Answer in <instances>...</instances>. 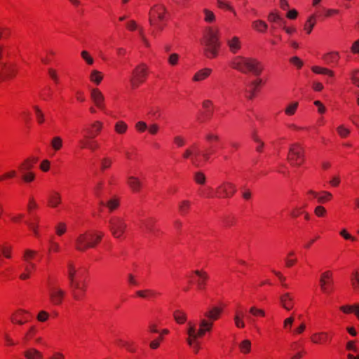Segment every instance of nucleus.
<instances>
[{
	"label": "nucleus",
	"mask_w": 359,
	"mask_h": 359,
	"mask_svg": "<svg viewBox=\"0 0 359 359\" xmlns=\"http://www.w3.org/2000/svg\"><path fill=\"white\" fill-rule=\"evenodd\" d=\"M191 207V203L189 201H183L179 204V210L182 215H185Z\"/></svg>",
	"instance_id": "c9c22d12"
},
{
	"label": "nucleus",
	"mask_w": 359,
	"mask_h": 359,
	"mask_svg": "<svg viewBox=\"0 0 359 359\" xmlns=\"http://www.w3.org/2000/svg\"><path fill=\"white\" fill-rule=\"evenodd\" d=\"M314 212L318 217H323L326 213V210L324 207L319 205L315 208Z\"/></svg>",
	"instance_id": "338daca9"
},
{
	"label": "nucleus",
	"mask_w": 359,
	"mask_h": 359,
	"mask_svg": "<svg viewBox=\"0 0 359 359\" xmlns=\"http://www.w3.org/2000/svg\"><path fill=\"white\" fill-rule=\"evenodd\" d=\"M287 160L292 166L299 167L304 161V150L299 143L290 145Z\"/></svg>",
	"instance_id": "7ed1b4c3"
},
{
	"label": "nucleus",
	"mask_w": 359,
	"mask_h": 359,
	"mask_svg": "<svg viewBox=\"0 0 359 359\" xmlns=\"http://www.w3.org/2000/svg\"><path fill=\"white\" fill-rule=\"evenodd\" d=\"M61 202V196L57 192L52 193L48 197V205L52 208H56Z\"/></svg>",
	"instance_id": "5701e85b"
},
{
	"label": "nucleus",
	"mask_w": 359,
	"mask_h": 359,
	"mask_svg": "<svg viewBox=\"0 0 359 359\" xmlns=\"http://www.w3.org/2000/svg\"><path fill=\"white\" fill-rule=\"evenodd\" d=\"M70 286L72 287V290L76 291V290H82L83 291H85V285H83L82 286L80 285V283L78 281H76L75 279H74L73 283L69 282Z\"/></svg>",
	"instance_id": "e2e57ef3"
},
{
	"label": "nucleus",
	"mask_w": 359,
	"mask_h": 359,
	"mask_svg": "<svg viewBox=\"0 0 359 359\" xmlns=\"http://www.w3.org/2000/svg\"><path fill=\"white\" fill-rule=\"evenodd\" d=\"M323 196H320L318 197V203H325L327 201H329L332 198V194L330 192L324 191Z\"/></svg>",
	"instance_id": "052dcab7"
},
{
	"label": "nucleus",
	"mask_w": 359,
	"mask_h": 359,
	"mask_svg": "<svg viewBox=\"0 0 359 359\" xmlns=\"http://www.w3.org/2000/svg\"><path fill=\"white\" fill-rule=\"evenodd\" d=\"M252 26L256 30L260 32H264L268 27L266 23L262 20L254 21L252 22Z\"/></svg>",
	"instance_id": "473e14b6"
},
{
	"label": "nucleus",
	"mask_w": 359,
	"mask_h": 359,
	"mask_svg": "<svg viewBox=\"0 0 359 359\" xmlns=\"http://www.w3.org/2000/svg\"><path fill=\"white\" fill-rule=\"evenodd\" d=\"M147 76V67L144 64L137 66L132 72L130 82L133 88H137L143 83Z\"/></svg>",
	"instance_id": "423d86ee"
},
{
	"label": "nucleus",
	"mask_w": 359,
	"mask_h": 359,
	"mask_svg": "<svg viewBox=\"0 0 359 359\" xmlns=\"http://www.w3.org/2000/svg\"><path fill=\"white\" fill-rule=\"evenodd\" d=\"M339 58V53L331 52L323 55V59L325 63L330 65L332 63H336Z\"/></svg>",
	"instance_id": "a878e982"
},
{
	"label": "nucleus",
	"mask_w": 359,
	"mask_h": 359,
	"mask_svg": "<svg viewBox=\"0 0 359 359\" xmlns=\"http://www.w3.org/2000/svg\"><path fill=\"white\" fill-rule=\"evenodd\" d=\"M90 79L91 81L95 83L96 84H99L102 80V75L100 72L97 70L92 71Z\"/></svg>",
	"instance_id": "4c0bfd02"
},
{
	"label": "nucleus",
	"mask_w": 359,
	"mask_h": 359,
	"mask_svg": "<svg viewBox=\"0 0 359 359\" xmlns=\"http://www.w3.org/2000/svg\"><path fill=\"white\" fill-rule=\"evenodd\" d=\"M103 236L102 233H90V243H95V245L98 243Z\"/></svg>",
	"instance_id": "13d9d810"
},
{
	"label": "nucleus",
	"mask_w": 359,
	"mask_h": 359,
	"mask_svg": "<svg viewBox=\"0 0 359 359\" xmlns=\"http://www.w3.org/2000/svg\"><path fill=\"white\" fill-rule=\"evenodd\" d=\"M333 285H334V283H333V280H329V282H327V283H323V281H321V285L320 287L323 293L329 294L333 290V287H334Z\"/></svg>",
	"instance_id": "cd10ccee"
},
{
	"label": "nucleus",
	"mask_w": 359,
	"mask_h": 359,
	"mask_svg": "<svg viewBox=\"0 0 359 359\" xmlns=\"http://www.w3.org/2000/svg\"><path fill=\"white\" fill-rule=\"evenodd\" d=\"M226 43L229 48L230 51L233 54L238 53V51L241 48V42L239 38L237 36L228 39L226 40Z\"/></svg>",
	"instance_id": "dca6fc26"
},
{
	"label": "nucleus",
	"mask_w": 359,
	"mask_h": 359,
	"mask_svg": "<svg viewBox=\"0 0 359 359\" xmlns=\"http://www.w3.org/2000/svg\"><path fill=\"white\" fill-rule=\"evenodd\" d=\"M201 43L203 46L204 54L209 58L215 57L217 55V50L220 46L218 37V32L208 28L201 39Z\"/></svg>",
	"instance_id": "f257e3e1"
},
{
	"label": "nucleus",
	"mask_w": 359,
	"mask_h": 359,
	"mask_svg": "<svg viewBox=\"0 0 359 359\" xmlns=\"http://www.w3.org/2000/svg\"><path fill=\"white\" fill-rule=\"evenodd\" d=\"M36 159H33V160H31V159H27L20 166V170L22 172H25L26 171H28L29 170H31L33 166H34V164L36 162Z\"/></svg>",
	"instance_id": "7c9ffc66"
},
{
	"label": "nucleus",
	"mask_w": 359,
	"mask_h": 359,
	"mask_svg": "<svg viewBox=\"0 0 359 359\" xmlns=\"http://www.w3.org/2000/svg\"><path fill=\"white\" fill-rule=\"evenodd\" d=\"M337 130L341 137H346L350 133V130L344 126H339Z\"/></svg>",
	"instance_id": "5fc2aeb1"
},
{
	"label": "nucleus",
	"mask_w": 359,
	"mask_h": 359,
	"mask_svg": "<svg viewBox=\"0 0 359 359\" xmlns=\"http://www.w3.org/2000/svg\"><path fill=\"white\" fill-rule=\"evenodd\" d=\"M165 8L162 5H156L151 8L149 12V18H154L156 21H163L165 19Z\"/></svg>",
	"instance_id": "9b49d317"
},
{
	"label": "nucleus",
	"mask_w": 359,
	"mask_h": 359,
	"mask_svg": "<svg viewBox=\"0 0 359 359\" xmlns=\"http://www.w3.org/2000/svg\"><path fill=\"white\" fill-rule=\"evenodd\" d=\"M194 273L198 277L196 280V285L198 290H203L206 284V281L208 279V275L205 271L196 270Z\"/></svg>",
	"instance_id": "4468645a"
},
{
	"label": "nucleus",
	"mask_w": 359,
	"mask_h": 359,
	"mask_svg": "<svg viewBox=\"0 0 359 359\" xmlns=\"http://www.w3.org/2000/svg\"><path fill=\"white\" fill-rule=\"evenodd\" d=\"M340 309L346 313L354 312L359 319V304H355L353 306H343L340 307Z\"/></svg>",
	"instance_id": "bb28decb"
},
{
	"label": "nucleus",
	"mask_w": 359,
	"mask_h": 359,
	"mask_svg": "<svg viewBox=\"0 0 359 359\" xmlns=\"http://www.w3.org/2000/svg\"><path fill=\"white\" fill-rule=\"evenodd\" d=\"M281 306L287 311L293 308L294 298L290 293H285L280 297Z\"/></svg>",
	"instance_id": "ddd939ff"
},
{
	"label": "nucleus",
	"mask_w": 359,
	"mask_h": 359,
	"mask_svg": "<svg viewBox=\"0 0 359 359\" xmlns=\"http://www.w3.org/2000/svg\"><path fill=\"white\" fill-rule=\"evenodd\" d=\"M199 326L198 330L196 331V325L192 322H189L187 331L188 335L194 339H197L198 337H202L206 332L211 330L210 322L205 320H201Z\"/></svg>",
	"instance_id": "20e7f679"
},
{
	"label": "nucleus",
	"mask_w": 359,
	"mask_h": 359,
	"mask_svg": "<svg viewBox=\"0 0 359 359\" xmlns=\"http://www.w3.org/2000/svg\"><path fill=\"white\" fill-rule=\"evenodd\" d=\"M67 269H68L67 276H68L69 280V282L73 283L74 279H75L76 269L74 264L72 262H68Z\"/></svg>",
	"instance_id": "c85d7f7f"
},
{
	"label": "nucleus",
	"mask_w": 359,
	"mask_h": 359,
	"mask_svg": "<svg viewBox=\"0 0 359 359\" xmlns=\"http://www.w3.org/2000/svg\"><path fill=\"white\" fill-rule=\"evenodd\" d=\"M211 73V69L208 68L203 69L195 74L193 80L194 81H201L205 79Z\"/></svg>",
	"instance_id": "412c9836"
},
{
	"label": "nucleus",
	"mask_w": 359,
	"mask_h": 359,
	"mask_svg": "<svg viewBox=\"0 0 359 359\" xmlns=\"http://www.w3.org/2000/svg\"><path fill=\"white\" fill-rule=\"evenodd\" d=\"M36 255V251L27 249L24 252L23 259L26 263H29Z\"/></svg>",
	"instance_id": "ea45409f"
},
{
	"label": "nucleus",
	"mask_w": 359,
	"mask_h": 359,
	"mask_svg": "<svg viewBox=\"0 0 359 359\" xmlns=\"http://www.w3.org/2000/svg\"><path fill=\"white\" fill-rule=\"evenodd\" d=\"M351 285L353 287L355 290H359V277H358V271H355L353 273V277L351 278Z\"/></svg>",
	"instance_id": "a18cd8bd"
},
{
	"label": "nucleus",
	"mask_w": 359,
	"mask_h": 359,
	"mask_svg": "<svg viewBox=\"0 0 359 359\" xmlns=\"http://www.w3.org/2000/svg\"><path fill=\"white\" fill-rule=\"evenodd\" d=\"M259 65L260 64L257 60L246 58L241 56L236 57L231 62L233 68L239 70L243 73H246L248 71H250L255 75L260 74L262 72V68Z\"/></svg>",
	"instance_id": "f03ea898"
},
{
	"label": "nucleus",
	"mask_w": 359,
	"mask_h": 359,
	"mask_svg": "<svg viewBox=\"0 0 359 359\" xmlns=\"http://www.w3.org/2000/svg\"><path fill=\"white\" fill-rule=\"evenodd\" d=\"M197 155L198 153H196L195 155L194 156L193 150L191 148H188L184 151L183 154V158L186 159L190 158L192 164L198 167L199 166V163L196 158Z\"/></svg>",
	"instance_id": "4be33fe9"
},
{
	"label": "nucleus",
	"mask_w": 359,
	"mask_h": 359,
	"mask_svg": "<svg viewBox=\"0 0 359 359\" xmlns=\"http://www.w3.org/2000/svg\"><path fill=\"white\" fill-rule=\"evenodd\" d=\"M111 163V159H110L109 158H104L101 161V168L102 170L107 169L110 167Z\"/></svg>",
	"instance_id": "0e129e2a"
},
{
	"label": "nucleus",
	"mask_w": 359,
	"mask_h": 359,
	"mask_svg": "<svg viewBox=\"0 0 359 359\" xmlns=\"http://www.w3.org/2000/svg\"><path fill=\"white\" fill-rule=\"evenodd\" d=\"M2 68L4 72L0 74V78L2 80L11 77L14 74V69L10 67H7L5 64H2Z\"/></svg>",
	"instance_id": "c756f323"
},
{
	"label": "nucleus",
	"mask_w": 359,
	"mask_h": 359,
	"mask_svg": "<svg viewBox=\"0 0 359 359\" xmlns=\"http://www.w3.org/2000/svg\"><path fill=\"white\" fill-rule=\"evenodd\" d=\"M252 139L253 140L258 144V146L256 148V150L259 152L262 151V149L264 145V143L258 137L256 133H252Z\"/></svg>",
	"instance_id": "8fccbe9b"
},
{
	"label": "nucleus",
	"mask_w": 359,
	"mask_h": 359,
	"mask_svg": "<svg viewBox=\"0 0 359 359\" xmlns=\"http://www.w3.org/2000/svg\"><path fill=\"white\" fill-rule=\"evenodd\" d=\"M102 127V124L100 121H95L93 125V130L90 131V130H87L88 133H90V136H93L95 137L97 133H100Z\"/></svg>",
	"instance_id": "72a5a7b5"
},
{
	"label": "nucleus",
	"mask_w": 359,
	"mask_h": 359,
	"mask_svg": "<svg viewBox=\"0 0 359 359\" xmlns=\"http://www.w3.org/2000/svg\"><path fill=\"white\" fill-rule=\"evenodd\" d=\"M99 147V144L97 141L94 140L93 136H90L89 138V142L88 144V149L91 151H95Z\"/></svg>",
	"instance_id": "603ef678"
},
{
	"label": "nucleus",
	"mask_w": 359,
	"mask_h": 359,
	"mask_svg": "<svg viewBox=\"0 0 359 359\" xmlns=\"http://www.w3.org/2000/svg\"><path fill=\"white\" fill-rule=\"evenodd\" d=\"M173 316L176 322L180 324L184 323L187 320L186 314L184 312L179 310L175 311L174 312Z\"/></svg>",
	"instance_id": "f704fd0d"
},
{
	"label": "nucleus",
	"mask_w": 359,
	"mask_h": 359,
	"mask_svg": "<svg viewBox=\"0 0 359 359\" xmlns=\"http://www.w3.org/2000/svg\"><path fill=\"white\" fill-rule=\"evenodd\" d=\"M90 96L93 101L97 107L100 109L104 108V97L99 89H93L90 93Z\"/></svg>",
	"instance_id": "f8f14e48"
},
{
	"label": "nucleus",
	"mask_w": 359,
	"mask_h": 359,
	"mask_svg": "<svg viewBox=\"0 0 359 359\" xmlns=\"http://www.w3.org/2000/svg\"><path fill=\"white\" fill-rule=\"evenodd\" d=\"M205 176L201 172H197L194 175V180L196 183L199 184H203L205 182Z\"/></svg>",
	"instance_id": "09e8293b"
},
{
	"label": "nucleus",
	"mask_w": 359,
	"mask_h": 359,
	"mask_svg": "<svg viewBox=\"0 0 359 359\" xmlns=\"http://www.w3.org/2000/svg\"><path fill=\"white\" fill-rule=\"evenodd\" d=\"M298 107L297 102H293L290 104L286 109H285V114L287 115H293Z\"/></svg>",
	"instance_id": "864d4df0"
},
{
	"label": "nucleus",
	"mask_w": 359,
	"mask_h": 359,
	"mask_svg": "<svg viewBox=\"0 0 359 359\" xmlns=\"http://www.w3.org/2000/svg\"><path fill=\"white\" fill-rule=\"evenodd\" d=\"M268 20L271 22H282L283 19L278 14L274 13H271L268 16Z\"/></svg>",
	"instance_id": "bf43d9fd"
},
{
	"label": "nucleus",
	"mask_w": 359,
	"mask_h": 359,
	"mask_svg": "<svg viewBox=\"0 0 359 359\" xmlns=\"http://www.w3.org/2000/svg\"><path fill=\"white\" fill-rule=\"evenodd\" d=\"M27 313L26 311L24 310H18L15 313H14L11 318V320L13 323H17L19 325H23L27 321L26 318L25 314Z\"/></svg>",
	"instance_id": "2eb2a0df"
},
{
	"label": "nucleus",
	"mask_w": 359,
	"mask_h": 359,
	"mask_svg": "<svg viewBox=\"0 0 359 359\" xmlns=\"http://www.w3.org/2000/svg\"><path fill=\"white\" fill-rule=\"evenodd\" d=\"M236 186L229 182H224L216 189V196L217 198H229L236 192Z\"/></svg>",
	"instance_id": "6e6552de"
},
{
	"label": "nucleus",
	"mask_w": 359,
	"mask_h": 359,
	"mask_svg": "<svg viewBox=\"0 0 359 359\" xmlns=\"http://www.w3.org/2000/svg\"><path fill=\"white\" fill-rule=\"evenodd\" d=\"M154 219L148 218L142 222L141 228L147 233H152L154 231Z\"/></svg>",
	"instance_id": "b1692460"
},
{
	"label": "nucleus",
	"mask_w": 359,
	"mask_h": 359,
	"mask_svg": "<svg viewBox=\"0 0 359 359\" xmlns=\"http://www.w3.org/2000/svg\"><path fill=\"white\" fill-rule=\"evenodd\" d=\"M222 311V309L217 306H214L204 313V318H202L201 320H205L207 321H209V323L210 322L212 328L213 325V322L219 318Z\"/></svg>",
	"instance_id": "9d476101"
},
{
	"label": "nucleus",
	"mask_w": 359,
	"mask_h": 359,
	"mask_svg": "<svg viewBox=\"0 0 359 359\" xmlns=\"http://www.w3.org/2000/svg\"><path fill=\"white\" fill-rule=\"evenodd\" d=\"M95 246V243H90V233L86 232L80 233L74 239V247L78 251L84 252L88 248Z\"/></svg>",
	"instance_id": "0eeeda50"
},
{
	"label": "nucleus",
	"mask_w": 359,
	"mask_h": 359,
	"mask_svg": "<svg viewBox=\"0 0 359 359\" xmlns=\"http://www.w3.org/2000/svg\"><path fill=\"white\" fill-rule=\"evenodd\" d=\"M109 228L113 236L116 238H121L127 228L125 220L119 217H113L109 219Z\"/></svg>",
	"instance_id": "39448f33"
},
{
	"label": "nucleus",
	"mask_w": 359,
	"mask_h": 359,
	"mask_svg": "<svg viewBox=\"0 0 359 359\" xmlns=\"http://www.w3.org/2000/svg\"><path fill=\"white\" fill-rule=\"evenodd\" d=\"M128 184L133 191H139L142 185L140 180L133 176L128 178Z\"/></svg>",
	"instance_id": "a211bd4d"
},
{
	"label": "nucleus",
	"mask_w": 359,
	"mask_h": 359,
	"mask_svg": "<svg viewBox=\"0 0 359 359\" xmlns=\"http://www.w3.org/2000/svg\"><path fill=\"white\" fill-rule=\"evenodd\" d=\"M249 313L253 316V317H257V316H262L264 317L265 316V312L264 310L261 309H258L255 306H252L249 309Z\"/></svg>",
	"instance_id": "a19ab883"
},
{
	"label": "nucleus",
	"mask_w": 359,
	"mask_h": 359,
	"mask_svg": "<svg viewBox=\"0 0 359 359\" xmlns=\"http://www.w3.org/2000/svg\"><path fill=\"white\" fill-rule=\"evenodd\" d=\"M127 125L123 121H118L115 126V130L118 133H124L127 130Z\"/></svg>",
	"instance_id": "49530a36"
},
{
	"label": "nucleus",
	"mask_w": 359,
	"mask_h": 359,
	"mask_svg": "<svg viewBox=\"0 0 359 359\" xmlns=\"http://www.w3.org/2000/svg\"><path fill=\"white\" fill-rule=\"evenodd\" d=\"M81 57L88 65H92L93 63V59L89 55L86 50H83L81 52Z\"/></svg>",
	"instance_id": "69168bd1"
},
{
	"label": "nucleus",
	"mask_w": 359,
	"mask_h": 359,
	"mask_svg": "<svg viewBox=\"0 0 359 359\" xmlns=\"http://www.w3.org/2000/svg\"><path fill=\"white\" fill-rule=\"evenodd\" d=\"M239 347L242 353H248L251 349V342L248 339H245L239 344Z\"/></svg>",
	"instance_id": "58836bf2"
},
{
	"label": "nucleus",
	"mask_w": 359,
	"mask_h": 359,
	"mask_svg": "<svg viewBox=\"0 0 359 359\" xmlns=\"http://www.w3.org/2000/svg\"><path fill=\"white\" fill-rule=\"evenodd\" d=\"M25 356L27 359H42L43 354L36 350V348H32L27 350L25 352Z\"/></svg>",
	"instance_id": "6ab92c4d"
},
{
	"label": "nucleus",
	"mask_w": 359,
	"mask_h": 359,
	"mask_svg": "<svg viewBox=\"0 0 359 359\" xmlns=\"http://www.w3.org/2000/svg\"><path fill=\"white\" fill-rule=\"evenodd\" d=\"M149 24L151 25V26H154L158 31H161L163 30V21H156L154 18H149Z\"/></svg>",
	"instance_id": "de8ad7c7"
},
{
	"label": "nucleus",
	"mask_w": 359,
	"mask_h": 359,
	"mask_svg": "<svg viewBox=\"0 0 359 359\" xmlns=\"http://www.w3.org/2000/svg\"><path fill=\"white\" fill-rule=\"evenodd\" d=\"M107 206L112 211L118 206V201L115 198H112L107 202Z\"/></svg>",
	"instance_id": "680f3d73"
},
{
	"label": "nucleus",
	"mask_w": 359,
	"mask_h": 359,
	"mask_svg": "<svg viewBox=\"0 0 359 359\" xmlns=\"http://www.w3.org/2000/svg\"><path fill=\"white\" fill-rule=\"evenodd\" d=\"M328 339V334L326 332L315 333L311 337V341L315 344H323Z\"/></svg>",
	"instance_id": "aec40b11"
},
{
	"label": "nucleus",
	"mask_w": 359,
	"mask_h": 359,
	"mask_svg": "<svg viewBox=\"0 0 359 359\" xmlns=\"http://www.w3.org/2000/svg\"><path fill=\"white\" fill-rule=\"evenodd\" d=\"M34 109L35 111L36 117V120H37L38 123L39 124L43 123L45 121L43 113L42 112V111L39 109V107L38 106H34Z\"/></svg>",
	"instance_id": "37998d69"
},
{
	"label": "nucleus",
	"mask_w": 359,
	"mask_h": 359,
	"mask_svg": "<svg viewBox=\"0 0 359 359\" xmlns=\"http://www.w3.org/2000/svg\"><path fill=\"white\" fill-rule=\"evenodd\" d=\"M312 71L316 74H327L330 76H334V72L328 69L315 66L312 67Z\"/></svg>",
	"instance_id": "e433bc0d"
},
{
	"label": "nucleus",
	"mask_w": 359,
	"mask_h": 359,
	"mask_svg": "<svg viewBox=\"0 0 359 359\" xmlns=\"http://www.w3.org/2000/svg\"><path fill=\"white\" fill-rule=\"evenodd\" d=\"M332 280V273L330 271H327L324 273H323L320 276L319 282H320V286L321 285V281L323 283H327L329 280Z\"/></svg>",
	"instance_id": "c03bdc74"
},
{
	"label": "nucleus",
	"mask_w": 359,
	"mask_h": 359,
	"mask_svg": "<svg viewBox=\"0 0 359 359\" xmlns=\"http://www.w3.org/2000/svg\"><path fill=\"white\" fill-rule=\"evenodd\" d=\"M67 230L66 224L63 222H60L56 226H55V231L56 233L58 236H62L65 233Z\"/></svg>",
	"instance_id": "3c124183"
},
{
	"label": "nucleus",
	"mask_w": 359,
	"mask_h": 359,
	"mask_svg": "<svg viewBox=\"0 0 359 359\" xmlns=\"http://www.w3.org/2000/svg\"><path fill=\"white\" fill-rule=\"evenodd\" d=\"M147 124L144 121H140L135 124V128L140 133L144 132L147 129Z\"/></svg>",
	"instance_id": "4d7b16f0"
},
{
	"label": "nucleus",
	"mask_w": 359,
	"mask_h": 359,
	"mask_svg": "<svg viewBox=\"0 0 359 359\" xmlns=\"http://www.w3.org/2000/svg\"><path fill=\"white\" fill-rule=\"evenodd\" d=\"M218 6L222 8H226L231 11H232L234 14L236 12L234 9L226 1L224 0H217Z\"/></svg>",
	"instance_id": "6e6d98bb"
},
{
	"label": "nucleus",
	"mask_w": 359,
	"mask_h": 359,
	"mask_svg": "<svg viewBox=\"0 0 359 359\" xmlns=\"http://www.w3.org/2000/svg\"><path fill=\"white\" fill-rule=\"evenodd\" d=\"M245 314L243 311H236V313H235V315H234V317H233V320H234V323H235V325L236 327L238 328H244L245 326V323L244 322V317H245Z\"/></svg>",
	"instance_id": "f3484780"
},
{
	"label": "nucleus",
	"mask_w": 359,
	"mask_h": 359,
	"mask_svg": "<svg viewBox=\"0 0 359 359\" xmlns=\"http://www.w3.org/2000/svg\"><path fill=\"white\" fill-rule=\"evenodd\" d=\"M48 294L53 305H60L65 296V292L59 287L50 285Z\"/></svg>",
	"instance_id": "1a4fd4ad"
},
{
	"label": "nucleus",
	"mask_w": 359,
	"mask_h": 359,
	"mask_svg": "<svg viewBox=\"0 0 359 359\" xmlns=\"http://www.w3.org/2000/svg\"><path fill=\"white\" fill-rule=\"evenodd\" d=\"M136 294L143 299H153L154 298L158 293L152 290H138L136 292Z\"/></svg>",
	"instance_id": "393cba45"
},
{
	"label": "nucleus",
	"mask_w": 359,
	"mask_h": 359,
	"mask_svg": "<svg viewBox=\"0 0 359 359\" xmlns=\"http://www.w3.org/2000/svg\"><path fill=\"white\" fill-rule=\"evenodd\" d=\"M47 359H65V355L60 352H54Z\"/></svg>",
	"instance_id": "774afa93"
},
{
	"label": "nucleus",
	"mask_w": 359,
	"mask_h": 359,
	"mask_svg": "<svg viewBox=\"0 0 359 359\" xmlns=\"http://www.w3.org/2000/svg\"><path fill=\"white\" fill-rule=\"evenodd\" d=\"M50 144L55 151H59L62 147V140L60 137L55 136L51 140Z\"/></svg>",
	"instance_id": "2f4dec72"
},
{
	"label": "nucleus",
	"mask_w": 359,
	"mask_h": 359,
	"mask_svg": "<svg viewBox=\"0 0 359 359\" xmlns=\"http://www.w3.org/2000/svg\"><path fill=\"white\" fill-rule=\"evenodd\" d=\"M315 25L314 17L311 16L304 25V29L308 34H310Z\"/></svg>",
	"instance_id": "79ce46f5"
}]
</instances>
